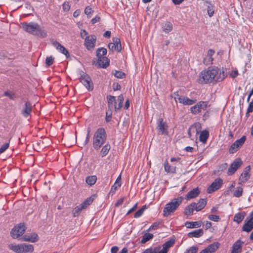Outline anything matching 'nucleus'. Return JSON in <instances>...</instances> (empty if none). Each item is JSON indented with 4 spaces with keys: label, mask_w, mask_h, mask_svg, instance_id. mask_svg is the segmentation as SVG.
<instances>
[{
    "label": "nucleus",
    "mask_w": 253,
    "mask_h": 253,
    "mask_svg": "<svg viewBox=\"0 0 253 253\" xmlns=\"http://www.w3.org/2000/svg\"><path fill=\"white\" fill-rule=\"evenodd\" d=\"M158 131L161 134L167 133V126L162 119H159L158 121Z\"/></svg>",
    "instance_id": "f3484780"
},
{
    "label": "nucleus",
    "mask_w": 253,
    "mask_h": 253,
    "mask_svg": "<svg viewBox=\"0 0 253 253\" xmlns=\"http://www.w3.org/2000/svg\"><path fill=\"white\" fill-rule=\"evenodd\" d=\"M251 167L250 166H247L245 168L243 172L241 174V176L239 179V184H242L245 183L250 177V172Z\"/></svg>",
    "instance_id": "ddd939ff"
},
{
    "label": "nucleus",
    "mask_w": 253,
    "mask_h": 253,
    "mask_svg": "<svg viewBox=\"0 0 253 253\" xmlns=\"http://www.w3.org/2000/svg\"><path fill=\"white\" fill-rule=\"evenodd\" d=\"M207 11L209 17H211L213 15L214 12L213 6L211 3H208Z\"/></svg>",
    "instance_id": "37998d69"
},
{
    "label": "nucleus",
    "mask_w": 253,
    "mask_h": 253,
    "mask_svg": "<svg viewBox=\"0 0 253 253\" xmlns=\"http://www.w3.org/2000/svg\"><path fill=\"white\" fill-rule=\"evenodd\" d=\"M222 183L223 181L221 178H216L208 188L207 192L209 193H211L213 192L218 190L220 188L222 185Z\"/></svg>",
    "instance_id": "9d476101"
},
{
    "label": "nucleus",
    "mask_w": 253,
    "mask_h": 253,
    "mask_svg": "<svg viewBox=\"0 0 253 253\" xmlns=\"http://www.w3.org/2000/svg\"><path fill=\"white\" fill-rule=\"evenodd\" d=\"M22 28L27 32L41 38L46 36V32L38 23L30 22L22 24Z\"/></svg>",
    "instance_id": "f03ea898"
},
{
    "label": "nucleus",
    "mask_w": 253,
    "mask_h": 253,
    "mask_svg": "<svg viewBox=\"0 0 253 253\" xmlns=\"http://www.w3.org/2000/svg\"><path fill=\"white\" fill-rule=\"evenodd\" d=\"M243 192V189L242 187H237L233 192V196L235 197H240L242 195Z\"/></svg>",
    "instance_id": "72a5a7b5"
},
{
    "label": "nucleus",
    "mask_w": 253,
    "mask_h": 253,
    "mask_svg": "<svg viewBox=\"0 0 253 253\" xmlns=\"http://www.w3.org/2000/svg\"><path fill=\"white\" fill-rule=\"evenodd\" d=\"M108 48L110 50L112 51H117V47H116L115 43H113V42L110 43L108 44Z\"/></svg>",
    "instance_id": "052dcab7"
},
{
    "label": "nucleus",
    "mask_w": 253,
    "mask_h": 253,
    "mask_svg": "<svg viewBox=\"0 0 253 253\" xmlns=\"http://www.w3.org/2000/svg\"><path fill=\"white\" fill-rule=\"evenodd\" d=\"M172 29V25L170 22H167L164 26L163 31L166 33H169Z\"/></svg>",
    "instance_id": "a19ab883"
},
{
    "label": "nucleus",
    "mask_w": 253,
    "mask_h": 253,
    "mask_svg": "<svg viewBox=\"0 0 253 253\" xmlns=\"http://www.w3.org/2000/svg\"><path fill=\"white\" fill-rule=\"evenodd\" d=\"M96 197L95 195H93L90 196L89 198H87L82 204V206L83 208L85 209H86L89 205H90L93 202V201L95 199Z\"/></svg>",
    "instance_id": "c85d7f7f"
},
{
    "label": "nucleus",
    "mask_w": 253,
    "mask_h": 253,
    "mask_svg": "<svg viewBox=\"0 0 253 253\" xmlns=\"http://www.w3.org/2000/svg\"><path fill=\"white\" fill-rule=\"evenodd\" d=\"M200 193V190L198 188H195L189 191L186 195L185 199L188 200L194 198L198 196Z\"/></svg>",
    "instance_id": "b1692460"
},
{
    "label": "nucleus",
    "mask_w": 253,
    "mask_h": 253,
    "mask_svg": "<svg viewBox=\"0 0 253 253\" xmlns=\"http://www.w3.org/2000/svg\"><path fill=\"white\" fill-rule=\"evenodd\" d=\"M26 229V226L23 223H20L15 226L11 231V236L14 238H18L22 235Z\"/></svg>",
    "instance_id": "0eeeda50"
},
{
    "label": "nucleus",
    "mask_w": 253,
    "mask_h": 253,
    "mask_svg": "<svg viewBox=\"0 0 253 253\" xmlns=\"http://www.w3.org/2000/svg\"><path fill=\"white\" fill-rule=\"evenodd\" d=\"M20 247V244L15 245L13 244H10L8 245L9 249L15 253H21Z\"/></svg>",
    "instance_id": "2f4dec72"
},
{
    "label": "nucleus",
    "mask_w": 253,
    "mask_h": 253,
    "mask_svg": "<svg viewBox=\"0 0 253 253\" xmlns=\"http://www.w3.org/2000/svg\"><path fill=\"white\" fill-rule=\"evenodd\" d=\"M214 54V51L212 49H209L207 53V56L204 59L203 62L206 65H209L212 64L213 58L212 56Z\"/></svg>",
    "instance_id": "aec40b11"
},
{
    "label": "nucleus",
    "mask_w": 253,
    "mask_h": 253,
    "mask_svg": "<svg viewBox=\"0 0 253 253\" xmlns=\"http://www.w3.org/2000/svg\"><path fill=\"white\" fill-rule=\"evenodd\" d=\"M113 43H115L116 47H117V51L120 52L122 49L121 41L120 39L118 38H114L113 39Z\"/></svg>",
    "instance_id": "58836bf2"
},
{
    "label": "nucleus",
    "mask_w": 253,
    "mask_h": 253,
    "mask_svg": "<svg viewBox=\"0 0 253 253\" xmlns=\"http://www.w3.org/2000/svg\"><path fill=\"white\" fill-rule=\"evenodd\" d=\"M243 242L240 240L237 241L233 245L231 253H241L242 252V246Z\"/></svg>",
    "instance_id": "4be33fe9"
},
{
    "label": "nucleus",
    "mask_w": 253,
    "mask_h": 253,
    "mask_svg": "<svg viewBox=\"0 0 253 253\" xmlns=\"http://www.w3.org/2000/svg\"><path fill=\"white\" fill-rule=\"evenodd\" d=\"M108 105L109 108L111 109L114 108L116 111L119 110L122 107L123 102L124 101V96L122 94L120 95L118 97L116 100L115 96H107Z\"/></svg>",
    "instance_id": "423d86ee"
},
{
    "label": "nucleus",
    "mask_w": 253,
    "mask_h": 253,
    "mask_svg": "<svg viewBox=\"0 0 253 253\" xmlns=\"http://www.w3.org/2000/svg\"><path fill=\"white\" fill-rule=\"evenodd\" d=\"M52 44L58 51L64 54L67 57L69 56V54L67 49L64 46H62L59 42L56 41H53L52 42Z\"/></svg>",
    "instance_id": "dca6fc26"
},
{
    "label": "nucleus",
    "mask_w": 253,
    "mask_h": 253,
    "mask_svg": "<svg viewBox=\"0 0 253 253\" xmlns=\"http://www.w3.org/2000/svg\"><path fill=\"white\" fill-rule=\"evenodd\" d=\"M53 61L54 58L52 56H50L49 57H46L45 60V63L46 66H49L52 65L53 63Z\"/></svg>",
    "instance_id": "603ef678"
},
{
    "label": "nucleus",
    "mask_w": 253,
    "mask_h": 253,
    "mask_svg": "<svg viewBox=\"0 0 253 253\" xmlns=\"http://www.w3.org/2000/svg\"><path fill=\"white\" fill-rule=\"evenodd\" d=\"M124 199H125L124 197H122L121 199H120L119 200H118L117 201V202L116 203L115 206L116 207H119V206L122 205L124 201Z\"/></svg>",
    "instance_id": "0e129e2a"
},
{
    "label": "nucleus",
    "mask_w": 253,
    "mask_h": 253,
    "mask_svg": "<svg viewBox=\"0 0 253 253\" xmlns=\"http://www.w3.org/2000/svg\"><path fill=\"white\" fill-rule=\"evenodd\" d=\"M31 112L32 104L30 102L27 101L21 111V114L24 117L27 118L30 115Z\"/></svg>",
    "instance_id": "6ab92c4d"
},
{
    "label": "nucleus",
    "mask_w": 253,
    "mask_h": 253,
    "mask_svg": "<svg viewBox=\"0 0 253 253\" xmlns=\"http://www.w3.org/2000/svg\"><path fill=\"white\" fill-rule=\"evenodd\" d=\"M199 124H194L189 127L190 129V131L192 132V134L195 133L196 134H198L199 132L198 127H199Z\"/></svg>",
    "instance_id": "de8ad7c7"
},
{
    "label": "nucleus",
    "mask_w": 253,
    "mask_h": 253,
    "mask_svg": "<svg viewBox=\"0 0 253 253\" xmlns=\"http://www.w3.org/2000/svg\"><path fill=\"white\" fill-rule=\"evenodd\" d=\"M22 241L35 243L39 240V237L36 233L27 234L21 238Z\"/></svg>",
    "instance_id": "2eb2a0df"
},
{
    "label": "nucleus",
    "mask_w": 253,
    "mask_h": 253,
    "mask_svg": "<svg viewBox=\"0 0 253 253\" xmlns=\"http://www.w3.org/2000/svg\"><path fill=\"white\" fill-rule=\"evenodd\" d=\"M90 132V130L89 128H87V134L86 135V137H85V139L84 141H82L80 143V145L81 146H85L88 142L89 139V133Z\"/></svg>",
    "instance_id": "49530a36"
},
{
    "label": "nucleus",
    "mask_w": 253,
    "mask_h": 253,
    "mask_svg": "<svg viewBox=\"0 0 253 253\" xmlns=\"http://www.w3.org/2000/svg\"><path fill=\"white\" fill-rule=\"evenodd\" d=\"M244 215L242 213H238L234 217V221L238 223H240L244 219Z\"/></svg>",
    "instance_id": "ea45409f"
},
{
    "label": "nucleus",
    "mask_w": 253,
    "mask_h": 253,
    "mask_svg": "<svg viewBox=\"0 0 253 253\" xmlns=\"http://www.w3.org/2000/svg\"><path fill=\"white\" fill-rule=\"evenodd\" d=\"M159 223L157 222L154 223L149 228V231H152L153 230L157 229L159 226Z\"/></svg>",
    "instance_id": "680f3d73"
},
{
    "label": "nucleus",
    "mask_w": 253,
    "mask_h": 253,
    "mask_svg": "<svg viewBox=\"0 0 253 253\" xmlns=\"http://www.w3.org/2000/svg\"><path fill=\"white\" fill-rule=\"evenodd\" d=\"M145 206H143L141 209L137 211L134 214V217L138 218L141 216L144 211Z\"/></svg>",
    "instance_id": "864d4df0"
},
{
    "label": "nucleus",
    "mask_w": 253,
    "mask_h": 253,
    "mask_svg": "<svg viewBox=\"0 0 253 253\" xmlns=\"http://www.w3.org/2000/svg\"><path fill=\"white\" fill-rule=\"evenodd\" d=\"M100 20V17L99 16H96L91 20V23L92 24L96 23L97 22H99Z\"/></svg>",
    "instance_id": "338daca9"
},
{
    "label": "nucleus",
    "mask_w": 253,
    "mask_h": 253,
    "mask_svg": "<svg viewBox=\"0 0 253 253\" xmlns=\"http://www.w3.org/2000/svg\"><path fill=\"white\" fill-rule=\"evenodd\" d=\"M198 250V248L197 247L193 246L186 250L184 253H196Z\"/></svg>",
    "instance_id": "3c124183"
},
{
    "label": "nucleus",
    "mask_w": 253,
    "mask_h": 253,
    "mask_svg": "<svg viewBox=\"0 0 253 253\" xmlns=\"http://www.w3.org/2000/svg\"><path fill=\"white\" fill-rule=\"evenodd\" d=\"M174 240H170L164 243L162 248L159 246L154 248H150L146 249L142 253H168L170 248L173 246Z\"/></svg>",
    "instance_id": "20e7f679"
},
{
    "label": "nucleus",
    "mask_w": 253,
    "mask_h": 253,
    "mask_svg": "<svg viewBox=\"0 0 253 253\" xmlns=\"http://www.w3.org/2000/svg\"><path fill=\"white\" fill-rule=\"evenodd\" d=\"M107 49L105 48L101 47L99 48L96 51V56L98 59L105 56V55L107 54Z\"/></svg>",
    "instance_id": "7c9ffc66"
},
{
    "label": "nucleus",
    "mask_w": 253,
    "mask_h": 253,
    "mask_svg": "<svg viewBox=\"0 0 253 253\" xmlns=\"http://www.w3.org/2000/svg\"><path fill=\"white\" fill-rule=\"evenodd\" d=\"M9 142L5 143L2 145L0 148V154L4 152L9 147Z\"/></svg>",
    "instance_id": "6e6d98bb"
},
{
    "label": "nucleus",
    "mask_w": 253,
    "mask_h": 253,
    "mask_svg": "<svg viewBox=\"0 0 253 253\" xmlns=\"http://www.w3.org/2000/svg\"><path fill=\"white\" fill-rule=\"evenodd\" d=\"M246 140V137L245 136H242L241 138L237 140L234 143L239 149L244 143Z\"/></svg>",
    "instance_id": "79ce46f5"
},
{
    "label": "nucleus",
    "mask_w": 253,
    "mask_h": 253,
    "mask_svg": "<svg viewBox=\"0 0 253 253\" xmlns=\"http://www.w3.org/2000/svg\"><path fill=\"white\" fill-rule=\"evenodd\" d=\"M4 95L8 97L11 99H14L15 98V95L14 93L6 91L4 93Z\"/></svg>",
    "instance_id": "bf43d9fd"
},
{
    "label": "nucleus",
    "mask_w": 253,
    "mask_h": 253,
    "mask_svg": "<svg viewBox=\"0 0 253 253\" xmlns=\"http://www.w3.org/2000/svg\"><path fill=\"white\" fill-rule=\"evenodd\" d=\"M137 207V203H136L132 208H131L127 212L126 214H129L136 210Z\"/></svg>",
    "instance_id": "69168bd1"
},
{
    "label": "nucleus",
    "mask_w": 253,
    "mask_h": 253,
    "mask_svg": "<svg viewBox=\"0 0 253 253\" xmlns=\"http://www.w3.org/2000/svg\"><path fill=\"white\" fill-rule=\"evenodd\" d=\"M183 199L182 197H179L167 204L163 210L164 215L168 216L171 213L173 212L181 204Z\"/></svg>",
    "instance_id": "39448f33"
},
{
    "label": "nucleus",
    "mask_w": 253,
    "mask_h": 253,
    "mask_svg": "<svg viewBox=\"0 0 253 253\" xmlns=\"http://www.w3.org/2000/svg\"><path fill=\"white\" fill-rule=\"evenodd\" d=\"M119 250V248L117 246H114L111 248V253H117Z\"/></svg>",
    "instance_id": "774afa93"
},
{
    "label": "nucleus",
    "mask_w": 253,
    "mask_h": 253,
    "mask_svg": "<svg viewBox=\"0 0 253 253\" xmlns=\"http://www.w3.org/2000/svg\"><path fill=\"white\" fill-rule=\"evenodd\" d=\"M106 138V132L104 128H99L93 136V145L95 149L98 150L104 144Z\"/></svg>",
    "instance_id": "7ed1b4c3"
},
{
    "label": "nucleus",
    "mask_w": 253,
    "mask_h": 253,
    "mask_svg": "<svg viewBox=\"0 0 253 253\" xmlns=\"http://www.w3.org/2000/svg\"><path fill=\"white\" fill-rule=\"evenodd\" d=\"M153 238V235L152 234L149 233H145L141 239V243L142 244L145 243Z\"/></svg>",
    "instance_id": "f704fd0d"
},
{
    "label": "nucleus",
    "mask_w": 253,
    "mask_h": 253,
    "mask_svg": "<svg viewBox=\"0 0 253 253\" xmlns=\"http://www.w3.org/2000/svg\"><path fill=\"white\" fill-rule=\"evenodd\" d=\"M120 180L121 177L120 176H119L117 179L114 184L112 186L111 191L114 190V191H115L118 187H119L121 186Z\"/></svg>",
    "instance_id": "a18cd8bd"
},
{
    "label": "nucleus",
    "mask_w": 253,
    "mask_h": 253,
    "mask_svg": "<svg viewBox=\"0 0 253 253\" xmlns=\"http://www.w3.org/2000/svg\"><path fill=\"white\" fill-rule=\"evenodd\" d=\"M97 63L99 67L105 68L109 65V60L106 56H104L98 59Z\"/></svg>",
    "instance_id": "393cba45"
},
{
    "label": "nucleus",
    "mask_w": 253,
    "mask_h": 253,
    "mask_svg": "<svg viewBox=\"0 0 253 253\" xmlns=\"http://www.w3.org/2000/svg\"><path fill=\"white\" fill-rule=\"evenodd\" d=\"M110 148V145L108 144L103 146L101 150V154L102 157L105 156L108 153Z\"/></svg>",
    "instance_id": "4c0bfd02"
},
{
    "label": "nucleus",
    "mask_w": 253,
    "mask_h": 253,
    "mask_svg": "<svg viewBox=\"0 0 253 253\" xmlns=\"http://www.w3.org/2000/svg\"><path fill=\"white\" fill-rule=\"evenodd\" d=\"M238 149V147L233 143L229 149V152L231 154H233L237 151Z\"/></svg>",
    "instance_id": "8fccbe9b"
},
{
    "label": "nucleus",
    "mask_w": 253,
    "mask_h": 253,
    "mask_svg": "<svg viewBox=\"0 0 253 253\" xmlns=\"http://www.w3.org/2000/svg\"><path fill=\"white\" fill-rule=\"evenodd\" d=\"M112 117V111L111 110H108L106 114V121L108 122L111 120Z\"/></svg>",
    "instance_id": "13d9d810"
},
{
    "label": "nucleus",
    "mask_w": 253,
    "mask_h": 253,
    "mask_svg": "<svg viewBox=\"0 0 253 253\" xmlns=\"http://www.w3.org/2000/svg\"><path fill=\"white\" fill-rule=\"evenodd\" d=\"M208 103L205 101H200L195 105L190 108L191 113L193 114H197L202 110H205L207 107Z\"/></svg>",
    "instance_id": "1a4fd4ad"
},
{
    "label": "nucleus",
    "mask_w": 253,
    "mask_h": 253,
    "mask_svg": "<svg viewBox=\"0 0 253 253\" xmlns=\"http://www.w3.org/2000/svg\"><path fill=\"white\" fill-rule=\"evenodd\" d=\"M251 218L245 224L243 227V230L247 232H250L253 228V212L250 213Z\"/></svg>",
    "instance_id": "412c9836"
},
{
    "label": "nucleus",
    "mask_w": 253,
    "mask_h": 253,
    "mask_svg": "<svg viewBox=\"0 0 253 253\" xmlns=\"http://www.w3.org/2000/svg\"><path fill=\"white\" fill-rule=\"evenodd\" d=\"M207 201L206 199H201L197 203H196L195 209L197 211H200L205 207Z\"/></svg>",
    "instance_id": "bb28decb"
},
{
    "label": "nucleus",
    "mask_w": 253,
    "mask_h": 253,
    "mask_svg": "<svg viewBox=\"0 0 253 253\" xmlns=\"http://www.w3.org/2000/svg\"><path fill=\"white\" fill-rule=\"evenodd\" d=\"M114 75L116 77L119 79H123L125 77V73L120 71H115Z\"/></svg>",
    "instance_id": "09e8293b"
},
{
    "label": "nucleus",
    "mask_w": 253,
    "mask_h": 253,
    "mask_svg": "<svg viewBox=\"0 0 253 253\" xmlns=\"http://www.w3.org/2000/svg\"><path fill=\"white\" fill-rule=\"evenodd\" d=\"M164 168L166 171L168 172L174 173L175 172V168L174 167H171L169 165L168 161L165 162L164 164Z\"/></svg>",
    "instance_id": "c9c22d12"
},
{
    "label": "nucleus",
    "mask_w": 253,
    "mask_h": 253,
    "mask_svg": "<svg viewBox=\"0 0 253 253\" xmlns=\"http://www.w3.org/2000/svg\"><path fill=\"white\" fill-rule=\"evenodd\" d=\"M196 206V203H192L188 206H187L184 210V213L187 216H190L193 214V212L195 209V206Z\"/></svg>",
    "instance_id": "a878e982"
},
{
    "label": "nucleus",
    "mask_w": 253,
    "mask_h": 253,
    "mask_svg": "<svg viewBox=\"0 0 253 253\" xmlns=\"http://www.w3.org/2000/svg\"><path fill=\"white\" fill-rule=\"evenodd\" d=\"M21 253H27L32 252L34 247L32 245L25 243L20 244Z\"/></svg>",
    "instance_id": "5701e85b"
},
{
    "label": "nucleus",
    "mask_w": 253,
    "mask_h": 253,
    "mask_svg": "<svg viewBox=\"0 0 253 253\" xmlns=\"http://www.w3.org/2000/svg\"><path fill=\"white\" fill-rule=\"evenodd\" d=\"M209 135V134L208 130H205L201 131L199 138L200 141L204 143H205L207 140V139L208 138Z\"/></svg>",
    "instance_id": "c756f323"
},
{
    "label": "nucleus",
    "mask_w": 253,
    "mask_h": 253,
    "mask_svg": "<svg viewBox=\"0 0 253 253\" xmlns=\"http://www.w3.org/2000/svg\"><path fill=\"white\" fill-rule=\"evenodd\" d=\"M93 12V10L92 8L89 6H87L85 8L84 13L86 14L88 17H90V15Z\"/></svg>",
    "instance_id": "4d7b16f0"
},
{
    "label": "nucleus",
    "mask_w": 253,
    "mask_h": 253,
    "mask_svg": "<svg viewBox=\"0 0 253 253\" xmlns=\"http://www.w3.org/2000/svg\"><path fill=\"white\" fill-rule=\"evenodd\" d=\"M84 209L82 205L76 207L73 210V216L74 217L78 216Z\"/></svg>",
    "instance_id": "c03bdc74"
},
{
    "label": "nucleus",
    "mask_w": 253,
    "mask_h": 253,
    "mask_svg": "<svg viewBox=\"0 0 253 253\" xmlns=\"http://www.w3.org/2000/svg\"><path fill=\"white\" fill-rule=\"evenodd\" d=\"M219 246V244L218 242H215L208 246L207 248L203 250L200 253H213L217 250Z\"/></svg>",
    "instance_id": "a211bd4d"
},
{
    "label": "nucleus",
    "mask_w": 253,
    "mask_h": 253,
    "mask_svg": "<svg viewBox=\"0 0 253 253\" xmlns=\"http://www.w3.org/2000/svg\"><path fill=\"white\" fill-rule=\"evenodd\" d=\"M174 99L176 101L178 100L180 103L184 105H191L194 104L196 101V100L190 99L186 96H179L178 94H176Z\"/></svg>",
    "instance_id": "4468645a"
},
{
    "label": "nucleus",
    "mask_w": 253,
    "mask_h": 253,
    "mask_svg": "<svg viewBox=\"0 0 253 253\" xmlns=\"http://www.w3.org/2000/svg\"><path fill=\"white\" fill-rule=\"evenodd\" d=\"M208 218L210 220L214 221H218L220 219L219 216L214 214H210L209 215Z\"/></svg>",
    "instance_id": "5fc2aeb1"
},
{
    "label": "nucleus",
    "mask_w": 253,
    "mask_h": 253,
    "mask_svg": "<svg viewBox=\"0 0 253 253\" xmlns=\"http://www.w3.org/2000/svg\"><path fill=\"white\" fill-rule=\"evenodd\" d=\"M203 235V230L202 229H197L189 232L188 234V236L190 238H198L202 236Z\"/></svg>",
    "instance_id": "cd10ccee"
},
{
    "label": "nucleus",
    "mask_w": 253,
    "mask_h": 253,
    "mask_svg": "<svg viewBox=\"0 0 253 253\" xmlns=\"http://www.w3.org/2000/svg\"><path fill=\"white\" fill-rule=\"evenodd\" d=\"M80 81L88 90L93 89V84L90 77L85 73H80Z\"/></svg>",
    "instance_id": "6e6552de"
},
{
    "label": "nucleus",
    "mask_w": 253,
    "mask_h": 253,
    "mask_svg": "<svg viewBox=\"0 0 253 253\" xmlns=\"http://www.w3.org/2000/svg\"><path fill=\"white\" fill-rule=\"evenodd\" d=\"M242 162L240 159H236L233 163L231 164L229 168L227 171V174L229 175H231L241 166Z\"/></svg>",
    "instance_id": "9b49d317"
},
{
    "label": "nucleus",
    "mask_w": 253,
    "mask_h": 253,
    "mask_svg": "<svg viewBox=\"0 0 253 253\" xmlns=\"http://www.w3.org/2000/svg\"><path fill=\"white\" fill-rule=\"evenodd\" d=\"M226 77V74L223 69L211 67L200 73L198 82L200 84L217 83L222 81Z\"/></svg>",
    "instance_id": "f257e3e1"
},
{
    "label": "nucleus",
    "mask_w": 253,
    "mask_h": 253,
    "mask_svg": "<svg viewBox=\"0 0 253 253\" xmlns=\"http://www.w3.org/2000/svg\"><path fill=\"white\" fill-rule=\"evenodd\" d=\"M97 177L95 175L88 176L86 178V182L89 185L94 184L96 181Z\"/></svg>",
    "instance_id": "e433bc0d"
},
{
    "label": "nucleus",
    "mask_w": 253,
    "mask_h": 253,
    "mask_svg": "<svg viewBox=\"0 0 253 253\" xmlns=\"http://www.w3.org/2000/svg\"><path fill=\"white\" fill-rule=\"evenodd\" d=\"M84 44L88 50L94 48L96 42V38L94 35H90L85 38Z\"/></svg>",
    "instance_id": "f8f14e48"
},
{
    "label": "nucleus",
    "mask_w": 253,
    "mask_h": 253,
    "mask_svg": "<svg viewBox=\"0 0 253 253\" xmlns=\"http://www.w3.org/2000/svg\"><path fill=\"white\" fill-rule=\"evenodd\" d=\"M186 227L188 228L200 227L201 223L199 222H186L185 224Z\"/></svg>",
    "instance_id": "473e14b6"
},
{
    "label": "nucleus",
    "mask_w": 253,
    "mask_h": 253,
    "mask_svg": "<svg viewBox=\"0 0 253 253\" xmlns=\"http://www.w3.org/2000/svg\"><path fill=\"white\" fill-rule=\"evenodd\" d=\"M87 33L85 30H82L81 31V36L83 38H85L86 37H88Z\"/></svg>",
    "instance_id": "e2e57ef3"
}]
</instances>
